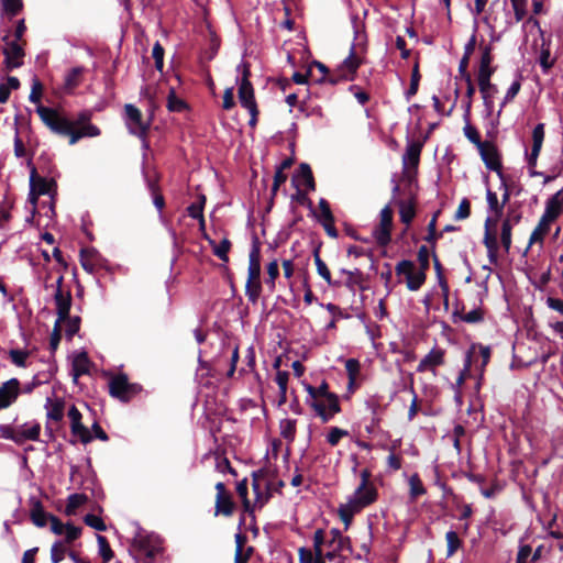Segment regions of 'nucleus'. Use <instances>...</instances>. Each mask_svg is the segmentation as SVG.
Wrapping results in <instances>:
<instances>
[{
  "instance_id": "obj_30",
  "label": "nucleus",
  "mask_w": 563,
  "mask_h": 563,
  "mask_svg": "<svg viewBox=\"0 0 563 563\" xmlns=\"http://www.w3.org/2000/svg\"><path fill=\"white\" fill-rule=\"evenodd\" d=\"M553 221L547 219L545 217H541L540 220H539V223L537 224V227L533 229L531 235H530V239H529V244H528V247L526 250V252L529 250V247L533 244V243H537V242H540L542 243L543 242V239L544 236L549 233L550 231V225Z\"/></svg>"
},
{
  "instance_id": "obj_42",
  "label": "nucleus",
  "mask_w": 563,
  "mask_h": 563,
  "mask_svg": "<svg viewBox=\"0 0 563 563\" xmlns=\"http://www.w3.org/2000/svg\"><path fill=\"white\" fill-rule=\"evenodd\" d=\"M364 274L361 269L355 268L353 272L347 273L346 280L344 282V286L351 290H354L355 286H358L361 290H364L363 286Z\"/></svg>"
},
{
  "instance_id": "obj_41",
  "label": "nucleus",
  "mask_w": 563,
  "mask_h": 563,
  "mask_svg": "<svg viewBox=\"0 0 563 563\" xmlns=\"http://www.w3.org/2000/svg\"><path fill=\"white\" fill-rule=\"evenodd\" d=\"M446 540V556L450 558L455 554V552L462 547V540L460 539L457 532L450 530L445 533Z\"/></svg>"
},
{
  "instance_id": "obj_13",
  "label": "nucleus",
  "mask_w": 563,
  "mask_h": 563,
  "mask_svg": "<svg viewBox=\"0 0 563 563\" xmlns=\"http://www.w3.org/2000/svg\"><path fill=\"white\" fill-rule=\"evenodd\" d=\"M68 418L70 420V431L73 435L79 437L81 443L87 444L92 441V435L88 428L82 423V415L75 405L68 409Z\"/></svg>"
},
{
  "instance_id": "obj_37",
  "label": "nucleus",
  "mask_w": 563,
  "mask_h": 563,
  "mask_svg": "<svg viewBox=\"0 0 563 563\" xmlns=\"http://www.w3.org/2000/svg\"><path fill=\"white\" fill-rule=\"evenodd\" d=\"M289 379V373L286 371H277L275 382L279 388L278 407L287 402V385Z\"/></svg>"
},
{
  "instance_id": "obj_16",
  "label": "nucleus",
  "mask_w": 563,
  "mask_h": 563,
  "mask_svg": "<svg viewBox=\"0 0 563 563\" xmlns=\"http://www.w3.org/2000/svg\"><path fill=\"white\" fill-rule=\"evenodd\" d=\"M267 475L266 468H260L252 473V489L255 495V505L262 508L272 497L271 489L272 484L267 483L265 492H263L260 481L265 478Z\"/></svg>"
},
{
  "instance_id": "obj_50",
  "label": "nucleus",
  "mask_w": 563,
  "mask_h": 563,
  "mask_svg": "<svg viewBox=\"0 0 563 563\" xmlns=\"http://www.w3.org/2000/svg\"><path fill=\"white\" fill-rule=\"evenodd\" d=\"M62 323L66 324V330H65L66 336L68 340H71L73 336L75 334H77L80 330L81 319L78 316L71 317L69 314V318L62 321Z\"/></svg>"
},
{
  "instance_id": "obj_43",
  "label": "nucleus",
  "mask_w": 563,
  "mask_h": 563,
  "mask_svg": "<svg viewBox=\"0 0 563 563\" xmlns=\"http://www.w3.org/2000/svg\"><path fill=\"white\" fill-rule=\"evenodd\" d=\"M373 236L379 246L385 247L391 241V230L378 224L373 230Z\"/></svg>"
},
{
  "instance_id": "obj_45",
  "label": "nucleus",
  "mask_w": 563,
  "mask_h": 563,
  "mask_svg": "<svg viewBox=\"0 0 563 563\" xmlns=\"http://www.w3.org/2000/svg\"><path fill=\"white\" fill-rule=\"evenodd\" d=\"M97 542L99 547V554L102 558L103 563H108L114 556L108 539L104 536L97 534Z\"/></svg>"
},
{
  "instance_id": "obj_24",
  "label": "nucleus",
  "mask_w": 563,
  "mask_h": 563,
  "mask_svg": "<svg viewBox=\"0 0 563 563\" xmlns=\"http://www.w3.org/2000/svg\"><path fill=\"white\" fill-rule=\"evenodd\" d=\"M238 97L241 106L245 109L256 107L254 88L250 80H241L238 89Z\"/></svg>"
},
{
  "instance_id": "obj_22",
  "label": "nucleus",
  "mask_w": 563,
  "mask_h": 563,
  "mask_svg": "<svg viewBox=\"0 0 563 563\" xmlns=\"http://www.w3.org/2000/svg\"><path fill=\"white\" fill-rule=\"evenodd\" d=\"M423 147L421 141H411L407 144L406 152L402 156L405 168H413L417 170L420 163V155Z\"/></svg>"
},
{
  "instance_id": "obj_32",
  "label": "nucleus",
  "mask_w": 563,
  "mask_h": 563,
  "mask_svg": "<svg viewBox=\"0 0 563 563\" xmlns=\"http://www.w3.org/2000/svg\"><path fill=\"white\" fill-rule=\"evenodd\" d=\"M361 510L362 509L352 499H350L346 504L340 505L338 514L340 519L343 521L345 529H347L352 523L354 515Z\"/></svg>"
},
{
  "instance_id": "obj_26",
  "label": "nucleus",
  "mask_w": 563,
  "mask_h": 563,
  "mask_svg": "<svg viewBox=\"0 0 563 563\" xmlns=\"http://www.w3.org/2000/svg\"><path fill=\"white\" fill-rule=\"evenodd\" d=\"M45 408L47 409V421L60 422L64 418L65 400L63 398H47Z\"/></svg>"
},
{
  "instance_id": "obj_56",
  "label": "nucleus",
  "mask_w": 563,
  "mask_h": 563,
  "mask_svg": "<svg viewBox=\"0 0 563 563\" xmlns=\"http://www.w3.org/2000/svg\"><path fill=\"white\" fill-rule=\"evenodd\" d=\"M544 141V124L538 123L532 130V147L533 152L541 151Z\"/></svg>"
},
{
  "instance_id": "obj_40",
  "label": "nucleus",
  "mask_w": 563,
  "mask_h": 563,
  "mask_svg": "<svg viewBox=\"0 0 563 563\" xmlns=\"http://www.w3.org/2000/svg\"><path fill=\"white\" fill-rule=\"evenodd\" d=\"M88 501V497L86 494H71L67 498V504L65 507V514L67 516H74L76 510L85 505Z\"/></svg>"
},
{
  "instance_id": "obj_31",
  "label": "nucleus",
  "mask_w": 563,
  "mask_h": 563,
  "mask_svg": "<svg viewBox=\"0 0 563 563\" xmlns=\"http://www.w3.org/2000/svg\"><path fill=\"white\" fill-rule=\"evenodd\" d=\"M30 516H31L32 522L36 527L43 528L47 525V521H49V516H53V515L48 514L44 510V507L40 500H34L32 503Z\"/></svg>"
},
{
  "instance_id": "obj_28",
  "label": "nucleus",
  "mask_w": 563,
  "mask_h": 563,
  "mask_svg": "<svg viewBox=\"0 0 563 563\" xmlns=\"http://www.w3.org/2000/svg\"><path fill=\"white\" fill-rule=\"evenodd\" d=\"M90 360L86 352L79 353L73 361V380L77 383L78 378L89 373Z\"/></svg>"
},
{
  "instance_id": "obj_44",
  "label": "nucleus",
  "mask_w": 563,
  "mask_h": 563,
  "mask_svg": "<svg viewBox=\"0 0 563 563\" xmlns=\"http://www.w3.org/2000/svg\"><path fill=\"white\" fill-rule=\"evenodd\" d=\"M1 7L3 13H5L9 18L16 16L23 10V1L22 0H1Z\"/></svg>"
},
{
  "instance_id": "obj_1",
  "label": "nucleus",
  "mask_w": 563,
  "mask_h": 563,
  "mask_svg": "<svg viewBox=\"0 0 563 563\" xmlns=\"http://www.w3.org/2000/svg\"><path fill=\"white\" fill-rule=\"evenodd\" d=\"M36 113L53 133L68 136L70 145L76 144L81 137H93L100 134V129L93 124L85 125L81 129L75 128V123L71 120L62 115L54 108L40 104L36 108Z\"/></svg>"
},
{
  "instance_id": "obj_9",
  "label": "nucleus",
  "mask_w": 563,
  "mask_h": 563,
  "mask_svg": "<svg viewBox=\"0 0 563 563\" xmlns=\"http://www.w3.org/2000/svg\"><path fill=\"white\" fill-rule=\"evenodd\" d=\"M126 124L130 132L140 139H145L150 130V122L143 121L141 110L134 104L128 103L124 106Z\"/></svg>"
},
{
  "instance_id": "obj_58",
  "label": "nucleus",
  "mask_w": 563,
  "mask_h": 563,
  "mask_svg": "<svg viewBox=\"0 0 563 563\" xmlns=\"http://www.w3.org/2000/svg\"><path fill=\"white\" fill-rule=\"evenodd\" d=\"M539 62L542 71L544 74H548L555 63V59H551V53L549 47H544V45H542Z\"/></svg>"
},
{
  "instance_id": "obj_2",
  "label": "nucleus",
  "mask_w": 563,
  "mask_h": 563,
  "mask_svg": "<svg viewBox=\"0 0 563 563\" xmlns=\"http://www.w3.org/2000/svg\"><path fill=\"white\" fill-rule=\"evenodd\" d=\"M262 294L261 283V242L257 236L253 238L249 255L247 280L245 295L250 302L256 303Z\"/></svg>"
},
{
  "instance_id": "obj_33",
  "label": "nucleus",
  "mask_w": 563,
  "mask_h": 563,
  "mask_svg": "<svg viewBox=\"0 0 563 563\" xmlns=\"http://www.w3.org/2000/svg\"><path fill=\"white\" fill-rule=\"evenodd\" d=\"M313 260L317 266L318 274L327 282L329 286L340 287L341 283L339 280H333L331 276V272L328 265L322 261L319 254V250L313 252Z\"/></svg>"
},
{
  "instance_id": "obj_29",
  "label": "nucleus",
  "mask_w": 563,
  "mask_h": 563,
  "mask_svg": "<svg viewBox=\"0 0 563 563\" xmlns=\"http://www.w3.org/2000/svg\"><path fill=\"white\" fill-rule=\"evenodd\" d=\"M361 65L360 58L356 56L354 45L351 47L349 56L338 67L342 69V73L346 76H351V80L354 79L356 71Z\"/></svg>"
},
{
  "instance_id": "obj_60",
  "label": "nucleus",
  "mask_w": 563,
  "mask_h": 563,
  "mask_svg": "<svg viewBox=\"0 0 563 563\" xmlns=\"http://www.w3.org/2000/svg\"><path fill=\"white\" fill-rule=\"evenodd\" d=\"M62 340V321L56 320L49 338V349L54 353Z\"/></svg>"
},
{
  "instance_id": "obj_53",
  "label": "nucleus",
  "mask_w": 563,
  "mask_h": 563,
  "mask_svg": "<svg viewBox=\"0 0 563 563\" xmlns=\"http://www.w3.org/2000/svg\"><path fill=\"white\" fill-rule=\"evenodd\" d=\"M345 369H346L347 377H349V388H351L361 371V364H360L358 360H356V358L346 360Z\"/></svg>"
},
{
  "instance_id": "obj_20",
  "label": "nucleus",
  "mask_w": 563,
  "mask_h": 563,
  "mask_svg": "<svg viewBox=\"0 0 563 563\" xmlns=\"http://www.w3.org/2000/svg\"><path fill=\"white\" fill-rule=\"evenodd\" d=\"M54 301L56 306V314L58 321H64L69 318V312L73 303L70 289L55 290Z\"/></svg>"
},
{
  "instance_id": "obj_7",
  "label": "nucleus",
  "mask_w": 563,
  "mask_h": 563,
  "mask_svg": "<svg viewBox=\"0 0 563 563\" xmlns=\"http://www.w3.org/2000/svg\"><path fill=\"white\" fill-rule=\"evenodd\" d=\"M483 22L495 32L497 25L504 24L505 27L511 24L510 12L507 9V0H494L488 9Z\"/></svg>"
},
{
  "instance_id": "obj_34",
  "label": "nucleus",
  "mask_w": 563,
  "mask_h": 563,
  "mask_svg": "<svg viewBox=\"0 0 563 563\" xmlns=\"http://www.w3.org/2000/svg\"><path fill=\"white\" fill-rule=\"evenodd\" d=\"M205 239L212 246L213 254L223 262H229V252L231 250V241L228 238L221 240L219 244H216L213 240H211L207 234H205Z\"/></svg>"
},
{
  "instance_id": "obj_39",
  "label": "nucleus",
  "mask_w": 563,
  "mask_h": 563,
  "mask_svg": "<svg viewBox=\"0 0 563 563\" xmlns=\"http://www.w3.org/2000/svg\"><path fill=\"white\" fill-rule=\"evenodd\" d=\"M475 353V345H472L470 347V350L467 351L466 353V357H465V362H464V367L463 369L460 372L456 380H455V387L456 388H461V386L464 385L466 378L470 376L471 374V367H472V363H473V354Z\"/></svg>"
},
{
  "instance_id": "obj_52",
  "label": "nucleus",
  "mask_w": 563,
  "mask_h": 563,
  "mask_svg": "<svg viewBox=\"0 0 563 563\" xmlns=\"http://www.w3.org/2000/svg\"><path fill=\"white\" fill-rule=\"evenodd\" d=\"M486 198H487V203H488L489 210L495 213L497 219L500 218L504 212V203H500L498 201L497 194L492 191L490 189H488L487 194H486Z\"/></svg>"
},
{
  "instance_id": "obj_18",
  "label": "nucleus",
  "mask_w": 563,
  "mask_h": 563,
  "mask_svg": "<svg viewBox=\"0 0 563 563\" xmlns=\"http://www.w3.org/2000/svg\"><path fill=\"white\" fill-rule=\"evenodd\" d=\"M305 390L307 391L308 396L310 398H321L325 397V400H331L332 409L338 410L339 409V396L335 393H331L329 390V384L327 380H322V383L314 387L310 384H303Z\"/></svg>"
},
{
  "instance_id": "obj_46",
  "label": "nucleus",
  "mask_w": 563,
  "mask_h": 563,
  "mask_svg": "<svg viewBox=\"0 0 563 563\" xmlns=\"http://www.w3.org/2000/svg\"><path fill=\"white\" fill-rule=\"evenodd\" d=\"M41 424L38 422L33 423L29 429L18 430L19 439L21 444L25 441H37L40 439Z\"/></svg>"
},
{
  "instance_id": "obj_35",
  "label": "nucleus",
  "mask_w": 563,
  "mask_h": 563,
  "mask_svg": "<svg viewBox=\"0 0 563 563\" xmlns=\"http://www.w3.org/2000/svg\"><path fill=\"white\" fill-rule=\"evenodd\" d=\"M440 213H441V210H437L433 213V216L427 227L428 233L423 238V240L431 245L432 250L435 249L438 240H440L442 238V232L437 231V220H438V217L440 216Z\"/></svg>"
},
{
  "instance_id": "obj_3",
  "label": "nucleus",
  "mask_w": 563,
  "mask_h": 563,
  "mask_svg": "<svg viewBox=\"0 0 563 563\" xmlns=\"http://www.w3.org/2000/svg\"><path fill=\"white\" fill-rule=\"evenodd\" d=\"M132 549L136 559L152 563L163 551L162 539L154 533L140 532L133 539Z\"/></svg>"
},
{
  "instance_id": "obj_27",
  "label": "nucleus",
  "mask_w": 563,
  "mask_h": 563,
  "mask_svg": "<svg viewBox=\"0 0 563 563\" xmlns=\"http://www.w3.org/2000/svg\"><path fill=\"white\" fill-rule=\"evenodd\" d=\"M396 205L399 208L400 221L406 225H410V223L412 222V220L416 217V199H415V197L412 196L409 200H404V199L397 200Z\"/></svg>"
},
{
  "instance_id": "obj_15",
  "label": "nucleus",
  "mask_w": 563,
  "mask_h": 563,
  "mask_svg": "<svg viewBox=\"0 0 563 563\" xmlns=\"http://www.w3.org/2000/svg\"><path fill=\"white\" fill-rule=\"evenodd\" d=\"M306 404L316 412V415L320 418L323 423L329 422L333 419L336 413L341 412V405L339 404V409L333 410L331 400H325V397L321 398H306Z\"/></svg>"
},
{
  "instance_id": "obj_21",
  "label": "nucleus",
  "mask_w": 563,
  "mask_h": 563,
  "mask_svg": "<svg viewBox=\"0 0 563 563\" xmlns=\"http://www.w3.org/2000/svg\"><path fill=\"white\" fill-rule=\"evenodd\" d=\"M490 219L487 218L485 221V234L483 243L487 249L488 261L492 265H496L498 263V251L499 245L497 241V235L495 232H492L489 229Z\"/></svg>"
},
{
  "instance_id": "obj_48",
  "label": "nucleus",
  "mask_w": 563,
  "mask_h": 563,
  "mask_svg": "<svg viewBox=\"0 0 563 563\" xmlns=\"http://www.w3.org/2000/svg\"><path fill=\"white\" fill-rule=\"evenodd\" d=\"M166 107L170 112H183L185 109H187V103L176 96L174 89H170L167 97Z\"/></svg>"
},
{
  "instance_id": "obj_62",
  "label": "nucleus",
  "mask_w": 563,
  "mask_h": 563,
  "mask_svg": "<svg viewBox=\"0 0 563 563\" xmlns=\"http://www.w3.org/2000/svg\"><path fill=\"white\" fill-rule=\"evenodd\" d=\"M417 257L419 262V271L427 274L430 267V252L426 245H421L419 247Z\"/></svg>"
},
{
  "instance_id": "obj_64",
  "label": "nucleus",
  "mask_w": 563,
  "mask_h": 563,
  "mask_svg": "<svg viewBox=\"0 0 563 563\" xmlns=\"http://www.w3.org/2000/svg\"><path fill=\"white\" fill-rule=\"evenodd\" d=\"M471 216V202L467 198H463L455 211L454 219L456 221L465 220Z\"/></svg>"
},
{
  "instance_id": "obj_61",
  "label": "nucleus",
  "mask_w": 563,
  "mask_h": 563,
  "mask_svg": "<svg viewBox=\"0 0 563 563\" xmlns=\"http://www.w3.org/2000/svg\"><path fill=\"white\" fill-rule=\"evenodd\" d=\"M84 522L97 531H106L107 530V525L104 523L103 519L93 514H87L84 517Z\"/></svg>"
},
{
  "instance_id": "obj_6",
  "label": "nucleus",
  "mask_w": 563,
  "mask_h": 563,
  "mask_svg": "<svg viewBox=\"0 0 563 563\" xmlns=\"http://www.w3.org/2000/svg\"><path fill=\"white\" fill-rule=\"evenodd\" d=\"M371 476L368 468L361 472V483L351 498L361 509L374 504L378 497L376 487L369 482Z\"/></svg>"
},
{
  "instance_id": "obj_47",
  "label": "nucleus",
  "mask_w": 563,
  "mask_h": 563,
  "mask_svg": "<svg viewBox=\"0 0 563 563\" xmlns=\"http://www.w3.org/2000/svg\"><path fill=\"white\" fill-rule=\"evenodd\" d=\"M420 79H421V75L419 71V63L416 62V64L413 65L412 71H411L410 86H409L408 90L406 91L407 100H410V98L413 97L418 92Z\"/></svg>"
},
{
  "instance_id": "obj_12",
  "label": "nucleus",
  "mask_w": 563,
  "mask_h": 563,
  "mask_svg": "<svg viewBox=\"0 0 563 563\" xmlns=\"http://www.w3.org/2000/svg\"><path fill=\"white\" fill-rule=\"evenodd\" d=\"M30 188L37 195H49L52 198L57 194V183L54 178L47 179L37 174L34 166H31Z\"/></svg>"
},
{
  "instance_id": "obj_36",
  "label": "nucleus",
  "mask_w": 563,
  "mask_h": 563,
  "mask_svg": "<svg viewBox=\"0 0 563 563\" xmlns=\"http://www.w3.org/2000/svg\"><path fill=\"white\" fill-rule=\"evenodd\" d=\"M280 435L288 442L292 443L297 432V420L282 419L279 421Z\"/></svg>"
},
{
  "instance_id": "obj_5",
  "label": "nucleus",
  "mask_w": 563,
  "mask_h": 563,
  "mask_svg": "<svg viewBox=\"0 0 563 563\" xmlns=\"http://www.w3.org/2000/svg\"><path fill=\"white\" fill-rule=\"evenodd\" d=\"M481 48V60L477 73V81L481 92H485V90H493L497 92L496 85L492 84L490 78L496 71V67L492 66L493 63V47L490 44L479 45Z\"/></svg>"
},
{
  "instance_id": "obj_57",
  "label": "nucleus",
  "mask_w": 563,
  "mask_h": 563,
  "mask_svg": "<svg viewBox=\"0 0 563 563\" xmlns=\"http://www.w3.org/2000/svg\"><path fill=\"white\" fill-rule=\"evenodd\" d=\"M30 353L25 350L12 349L9 351L11 362L18 367H25Z\"/></svg>"
},
{
  "instance_id": "obj_55",
  "label": "nucleus",
  "mask_w": 563,
  "mask_h": 563,
  "mask_svg": "<svg viewBox=\"0 0 563 563\" xmlns=\"http://www.w3.org/2000/svg\"><path fill=\"white\" fill-rule=\"evenodd\" d=\"M347 435H349L347 430L341 429L339 427H331L327 434V442L331 446H336L340 443L341 439H343Z\"/></svg>"
},
{
  "instance_id": "obj_51",
  "label": "nucleus",
  "mask_w": 563,
  "mask_h": 563,
  "mask_svg": "<svg viewBox=\"0 0 563 563\" xmlns=\"http://www.w3.org/2000/svg\"><path fill=\"white\" fill-rule=\"evenodd\" d=\"M519 78H521V76H519ZM520 89H521V82H520V79L515 80V81L510 85V87L508 88V90H507V92H506V95H505V97H504V100H503V102H501V104H500V108H499V110H498V113H497V114H498V117L500 115V113H501V111H503L504 107H505L507 103L511 102V101L516 98V96L519 93Z\"/></svg>"
},
{
  "instance_id": "obj_8",
  "label": "nucleus",
  "mask_w": 563,
  "mask_h": 563,
  "mask_svg": "<svg viewBox=\"0 0 563 563\" xmlns=\"http://www.w3.org/2000/svg\"><path fill=\"white\" fill-rule=\"evenodd\" d=\"M415 263L410 260H402L397 263L395 271L397 275L406 276L407 288L411 291H417L421 288L427 279L424 272H415Z\"/></svg>"
},
{
  "instance_id": "obj_14",
  "label": "nucleus",
  "mask_w": 563,
  "mask_h": 563,
  "mask_svg": "<svg viewBox=\"0 0 563 563\" xmlns=\"http://www.w3.org/2000/svg\"><path fill=\"white\" fill-rule=\"evenodd\" d=\"M216 516L223 515L230 517L233 515L235 504L232 499V495L227 490L224 483L219 482L216 484Z\"/></svg>"
},
{
  "instance_id": "obj_17",
  "label": "nucleus",
  "mask_w": 563,
  "mask_h": 563,
  "mask_svg": "<svg viewBox=\"0 0 563 563\" xmlns=\"http://www.w3.org/2000/svg\"><path fill=\"white\" fill-rule=\"evenodd\" d=\"M20 382L18 378H11L0 386V410L10 407L20 395Z\"/></svg>"
},
{
  "instance_id": "obj_49",
  "label": "nucleus",
  "mask_w": 563,
  "mask_h": 563,
  "mask_svg": "<svg viewBox=\"0 0 563 563\" xmlns=\"http://www.w3.org/2000/svg\"><path fill=\"white\" fill-rule=\"evenodd\" d=\"M67 554V544L59 540L53 543L51 548V560L53 563H60Z\"/></svg>"
},
{
  "instance_id": "obj_11",
  "label": "nucleus",
  "mask_w": 563,
  "mask_h": 563,
  "mask_svg": "<svg viewBox=\"0 0 563 563\" xmlns=\"http://www.w3.org/2000/svg\"><path fill=\"white\" fill-rule=\"evenodd\" d=\"M26 42L22 43L16 41H11L3 48L2 53L4 55V65L8 70H12L14 68H19L23 65V59L25 56V51L23 45Z\"/></svg>"
},
{
  "instance_id": "obj_54",
  "label": "nucleus",
  "mask_w": 563,
  "mask_h": 563,
  "mask_svg": "<svg viewBox=\"0 0 563 563\" xmlns=\"http://www.w3.org/2000/svg\"><path fill=\"white\" fill-rule=\"evenodd\" d=\"M465 122L466 124L463 129L464 135L471 143H473L478 148L484 143V141H482L478 130L470 123V120Z\"/></svg>"
},
{
  "instance_id": "obj_25",
  "label": "nucleus",
  "mask_w": 563,
  "mask_h": 563,
  "mask_svg": "<svg viewBox=\"0 0 563 563\" xmlns=\"http://www.w3.org/2000/svg\"><path fill=\"white\" fill-rule=\"evenodd\" d=\"M299 183L296 186L299 187L300 184L305 185L308 190L316 189V181L312 174V169L309 164L301 163L298 167L297 174L292 177V183Z\"/></svg>"
},
{
  "instance_id": "obj_19",
  "label": "nucleus",
  "mask_w": 563,
  "mask_h": 563,
  "mask_svg": "<svg viewBox=\"0 0 563 563\" xmlns=\"http://www.w3.org/2000/svg\"><path fill=\"white\" fill-rule=\"evenodd\" d=\"M445 351L440 347L432 349L418 364L417 372L424 373L431 371L435 373V368L444 364Z\"/></svg>"
},
{
  "instance_id": "obj_10",
  "label": "nucleus",
  "mask_w": 563,
  "mask_h": 563,
  "mask_svg": "<svg viewBox=\"0 0 563 563\" xmlns=\"http://www.w3.org/2000/svg\"><path fill=\"white\" fill-rule=\"evenodd\" d=\"M477 150L486 168L497 173L499 178L503 179L504 173L501 156L495 143L490 141H484V143Z\"/></svg>"
},
{
  "instance_id": "obj_38",
  "label": "nucleus",
  "mask_w": 563,
  "mask_h": 563,
  "mask_svg": "<svg viewBox=\"0 0 563 563\" xmlns=\"http://www.w3.org/2000/svg\"><path fill=\"white\" fill-rule=\"evenodd\" d=\"M464 309V307H462ZM453 317H459L466 323H479L484 320V310L482 308H475L467 313H463V310L456 308L453 312Z\"/></svg>"
},
{
  "instance_id": "obj_23",
  "label": "nucleus",
  "mask_w": 563,
  "mask_h": 563,
  "mask_svg": "<svg viewBox=\"0 0 563 563\" xmlns=\"http://www.w3.org/2000/svg\"><path fill=\"white\" fill-rule=\"evenodd\" d=\"M563 210V188L552 195L545 202V210L542 214L551 221H555Z\"/></svg>"
},
{
  "instance_id": "obj_4",
  "label": "nucleus",
  "mask_w": 563,
  "mask_h": 563,
  "mask_svg": "<svg viewBox=\"0 0 563 563\" xmlns=\"http://www.w3.org/2000/svg\"><path fill=\"white\" fill-rule=\"evenodd\" d=\"M142 390V385L139 383H130L128 375L124 373L113 375L109 382L110 396L122 402H129L135 396L141 394Z\"/></svg>"
},
{
  "instance_id": "obj_59",
  "label": "nucleus",
  "mask_w": 563,
  "mask_h": 563,
  "mask_svg": "<svg viewBox=\"0 0 563 563\" xmlns=\"http://www.w3.org/2000/svg\"><path fill=\"white\" fill-rule=\"evenodd\" d=\"M410 485V495L412 498H417L426 494V488L418 476V474H413L409 479Z\"/></svg>"
},
{
  "instance_id": "obj_63",
  "label": "nucleus",
  "mask_w": 563,
  "mask_h": 563,
  "mask_svg": "<svg viewBox=\"0 0 563 563\" xmlns=\"http://www.w3.org/2000/svg\"><path fill=\"white\" fill-rule=\"evenodd\" d=\"M164 55H165V49L164 47L162 46V44L157 41L154 46H153V51H152V56L154 58V62H155V68L158 70V71H163V67H164Z\"/></svg>"
}]
</instances>
